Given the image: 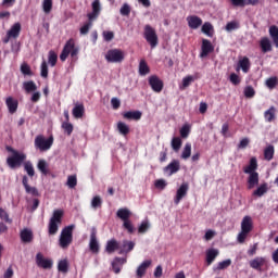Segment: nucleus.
<instances>
[{
	"label": "nucleus",
	"mask_w": 278,
	"mask_h": 278,
	"mask_svg": "<svg viewBox=\"0 0 278 278\" xmlns=\"http://www.w3.org/2000/svg\"><path fill=\"white\" fill-rule=\"evenodd\" d=\"M143 38L150 45L151 49H155V47H157L159 45L157 33L155 31V28H153L149 24H147L143 28Z\"/></svg>",
	"instance_id": "7"
},
{
	"label": "nucleus",
	"mask_w": 278,
	"mask_h": 278,
	"mask_svg": "<svg viewBox=\"0 0 278 278\" xmlns=\"http://www.w3.org/2000/svg\"><path fill=\"white\" fill-rule=\"evenodd\" d=\"M168 186V182H166L164 179H156L154 181V187L157 189V190H165L166 187Z\"/></svg>",
	"instance_id": "54"
},
{
	"label": "nucleus",
	"mask_w": 278,
	"mask_h": 278,
	"mask_svg": "<svg viewBox=\"0 0 278 278\" xmlns=\"http://www.w3.org/2000/svg\"><path fill=\"white\" fill-rule=\"evenodd\" d=\"M119 13L122 16H129V14H131V7H129L127 3H124L119 10Z\"/></svg>",
	"instance_id": "57"
},
{
	"label": "nucleus",
	"mask_w": 278,
	"mask_h": 278,
	"mask_svg": "<svg viewBox=\"0 0 278 278\" xmlns=\"http://www.w3.org/2000/svg\"><path fill=\"white\" fill-rule=\"evenodd\" d=\"M180 136H181V138H188V136H190V126L189 125H185L180 128Z\"/></svg>",
	"instance_id": "62"
},
{
	"label": "nucleus",
	"mask_w": 278,
	"mask_h": 278,
	"mask_svg": "<svg viewBox=\"0 0 278 278\" xmlns=\"http://www.w3.org/2000/svg\"><path fill=\"white\" fill-rule=\"evenodd\" d=\"M22 185L25 188L26 194H31L33 197H40L38 188L29 186V178L24 175L22 178Z\"/></svg>",
	"instance_id": "13"
},
{
	"label": "nucleus",
	"mask_w": 278,
	"mask_h": 278,
	"mask_svg": "<svg viewBox=\"0 0 278 278\" xmlns=\"http://www.w3.org/2000/svg\"><path fill=\"white\" fill-rule=\"evenodd\" d=\"M197 79V77L192 76V75H188L186 77L182 78V83L179 85V90H186V88H189V86L194 83V80Z\"/></svg>",
	"instance_id": "32"
},
{
	"label": "nucleus",
	"mask_w": 278,
	"mask_h": 278,
	"mask_svg": "<svg viewBox=\"0 0 278 278\" xmlns=\"http://www.w3.org/2000/svg\"><path fill=\"white\" fill-rule=\"evenodd\" d=\"M24 89L26 90V92H36L38 87L36 86V83H34L33 80H29L24 83Z\"/></svg>",
	"instance_id": "48"
},
{
	"label": "nucleus",
	"mask_w": 278,
	"mask_h": 278,
	"mask_svg": "<svg viewBox=\"0 0 278 278\" xmlns=\"http://www.w3.org/2000/svg\"><path fill=\"white\" fill-rule=\"evenodd\" d=\"M269 36L273 39L275 47L278 49V26L273 25L269 27Z\"/></svg>",
	"instance_id": "36"
},
{
	"label": "nucleus",
	"mask_w": 278,
	"mask_h": 278,
	"mask_svg": "<svg viewBox=\"0 0 278 278\" xmlns=\"http://www.w3.org/2000/svg\"><path fill=\"white\" fill-rule=\"evenodd\" d=\"M116 216L117 218H121V220H123L124 229H126L128 233H134V224H131V220H129V218H131V211H129V208L126 207L119 208L116 213Z\"/></svg>",
	"instance_id": "6"
},
{
	"label": "nucleus",
	"mask_w": 278,
	"mask_h": 278,
	"mask_svg": "<svg viewBox=\"0 0 278 278\" xmlns=\"http://www.w3.org/2000/svg\"><path fill=\"white\" fill-rule=\"evenodd\" d=\"M72 114L74 118H84V114H86V108L84 106V103L75 104Z\"/></svg>",
	"instance_id": "25"
},
{
	"label": "nucleus",
	"mask_w": 278,
	"mask_h": 278,
	"mask_svg": "<svg viewBox=\"0 0 278 278\" xmlns=\"http://www.w3.org/2000/svg\"><path fill=\"white\" fill-rule=\"evenodd\" d=\"M181 170V163L179 160H173L167 166L164 167V173H168V175H175V173H179Z\"/></svg>",
	"instance_id": "17"
},
{
	"label": "nucleus",
	"mask_w": 278,
	"mask_h": 278,
	"mask_svg": "<svg viewBox=\"0 0 278 278\" xmlns=\"http://www.w3.org/2000/svg\"><path fill=\"white\" fill-rule=\"evenodd\" d=\"M117 130L122 136H127L129 134V126L123 122L117 123Z\"/></svg>",
	"instance_id": "44"
},
{
	"label": "nucleus",
	"mask_w": 278,
	"mask_h": 278,
	"mask_svg": "<svg viewBox=\"0 0 278 278\" xmlns=\"http://www.w3.org/2000/svg\"><path fill=\"white\" fill-rule=\"evenodd\" d=\"M244 97L247 99H253V97H255V89H253L251 86L245 87Z\"/></svg>",
	"instance_id": "58"
},
{
	"label": "nucleus",
	"mask_w": 278,
	"mask_h": 278,
	"mask_svg": "<svg viewBox=\"0 0 278 278\" xmlns=\"http://www.w3.org/2000/svg\"><path fill=\"white\" fill-rule=\"evenodd\" d=\"M24 170H26L28 177H34L36 175V170L34 169V164L31 162L27 161L24 163Z\"/></svg>",
	"instance_id": "42"
},
{
	"label": "nucleus",
	"mask_w": 278,
	"mask_h": 278,
	"mask_svg": "<svg viewBox=\"0 0 278 278\" xmlns=\"http://www.w3.org/2000/svg\"><path fill=\"white\" fill-rule=\"evenodd\" d=\"M189 188L190 187L188 182H184L180 185V187L176 191V197L174 199L175 205H179V203H181V200L187 197Z\"/></svg>",
	"instance_id": "11"
},
{
	"label": "nucleus",
	"mask_w": 278,
	"mask_h": 278,
	"mask_svg": "<svg viewBox=\"0 0 278 278\" xmlns=\"http://www.w3.org/2000/svg\"><path fill=\"white\" fill-rule=\"evenodd\" d=\"M277 84H278V78L277 76H274V77H269L267 80H266V86L267 88H269V90H273L277 87Z\"/></svg>",
	"instance_id": "53"
},
{
	"label": "nucleus",
	"mask_w": 278,
	"mask_h": 278,
	"mask_svg": "<svg viewBox=\"0 0 278 278\" xmlns=\"http://www.w3.org/2000/svg\"><path fill=\"white\" fill-rule=\"evenodd\" d=\"M123 118H126L127 121H140V118H142V112L128 111L123 113Z\"/></svg>",
	"instance_id": "24"
},
{
	"label": "nucleus",
	"mask_w": 278,
	"mask_h": 278,
	"mask_svg": "<svg viewBox=\"0 0 278 278\" xmlns=\"http://www.w3.org/2000/svg\"><path fill=\"white\" fill-rule=\"evenodd\" d=\"M21 73L23 75H27L28 77H31V75H34V72H31V67L27 63H23L21 65Z\"/></svg>",
	"instance_id": "51"
},
{
	"label": "nucleus",
	"mask_w": 278,
	"mask_h": 278,
	"mask_svg": "<svg viewBox=\"0 0 278 278\" xmlns=\"http://www.w3.org/2000/svg\"><path fill=\"white\" fill-rule=\"evenodd\" d=\"M7 34L9 38H18L21 36V23H15Z\"/></svg>",
	"instance_id": "30"
},
{
	"label": "nucleus",
	"mask_w": 278,
	"mask_h": 278,
	"mask_svg": "<svg viewBox=\"0 0 278 278\" xmlns=\"http://www.w3.org/2000/svg\"><path fill=\"white\" fill-rule=\"evenodd\" d=\"M151 266V260L143 261L140 266L137 268V277L142 278L143 275H147V269Z\"/></svg>",
	"instance_id": "27"
},
{
	"label": "nucleus",
	"mask_w": 278,
	"mask_h": 278,
	"mask_svg": "<svg viewBox=\"0 0 278 278\" xmlns=\"http://www.w3.org/2000/svg\"><path fill=\"white\" fill-rule=\"evenodd\" d=\"M211 29H213L212 23L205 22V23L202 25V31H203V34H205L206 36H212V34H210Z\"/></svg>",
	"instance_id": "60"
},
{
	"label": "nucleus",
	"mask_w": 278,
	"mask_h": 278,
	"mask_svg": "<svg viewBox=\"0 0 278 278\" xmlns=\"http://www.w3.org/2000/svg\"><path fill=\"white\" fill-rule=\"evenodd\" d=\"M218 250L217 249H208L206 251V264L207 266H212V264L214 263V260H216V257H218Z\"/></svg>",
	"instance_id": "28"
},
{
	"label": "nucleus",
	"mask_w": 278,
	"mask_h": 278,
	"mask_svg": "<svg viewBox=\"0 0 278 278\" xmlns=\"http://www.w3.org/2000/svg\"><path fill=\"white\" fill-rule=\"evenodd\" d=\"M105 251L109 255H112L115 251H121V244L116 239H111L106 242Z\"/></svg>",
	"instance_id": "22"
},
{
	"label": "nucleus",
	"mask_w": 278,
	"mask_h": 278,
	"mask_svg": "<svg viewBox=\"0 0 278 278\" xmlns=\"http://www.w3.org/2000/svg\"><path fill=\"white\" fill-rule=\"evenodd\" d=\"M37 168L38 170H40L42 175H49V164H47V161L42 159L39 160L37 164Z\"/></svg>",
	"instance_id": "37"
},
{
	"label": "nucleus",
	"mask_w": 278,
	"mask_h": 278,
	"mask_svg": "<svg viewBox=\"0 0 278 278\" xmlns=\"http://www.w3.org/2000/svg\"><path fill=\"white\" fill-rule=\"evenodd\" d=\"M89 249L91 253L96 254L100 251L99 241L97 240V228L91 229Z\"/></svg>",
	"instance_id": "15"
},
{
	"label": "nucleus",
	"mask_w": 278,
	"mask_h": 278,
	"mask_svg": "<svg viewBox=\"0 0 278 278\" xmlns=\"http://www.w3.org/2000/svg\"><path fill=\"white\" fill-rule=\"evenodd\" d=\"M21 240L22 242L29 243L34 240V232L29 229H24L21 231Z\"/></svg>",
	"instance_id": "34"
},
{
	"label": "nucleus",
	"mask_w": 278,
	"mask_h": 278,
	"mask_svg": "<svg viewBox=\"0 0 278 278\" xmlns=\"http://www.w3.org/2000/svg\"><path fill=\"white\" fill-rule=\"evenodd\" d=\"M238 66H240L244 73H249V71H251V60H249L248 56H243L239 60Z\"/></svg>",
	"instance_id": "33"
},
{
	"label": "nucleus",
	"mask_w": 278,
	"mask_h": 278,
	"mask_svg": "<svg viewBox=\"0 0 278 278\" xmlns=\"http://www.w3.org/2000/svg\"><path fill=\"white\" fill-rule=\"evenodd\" d=\"M268 192V185L263 184L256 190L253 191V197H264Z\"/></svg>",
	"instance_id": "40"
},
{
	"label": "nucleus",
	"mask_w": 278,
	"mask_h": 278,
	"mask_svg": "<svg viewBox=\"0 0 278 278\" xmlns=\"http://www.w3.org/2000/svg\"><path fill=\"white\" fill-rule=\"evenodd\" d=\"M36 264L39 268H43V270H51L53 268V260L45 258L40 252L36 255Z\"/></svg>",
	"instance_id": "10"
},
{
	"label": "nucleus",
	"mask_w": 278,
	"mask_h": 278,
	"mask_svg": "<svg viewBox=\"0 0 278 278\" xmlns=\"http://www.w3.org/2000/svg\"><path fill=\"white\" fill-rule=\"evenodd\" d=\"M75 229L74 225L66 226L62 229L61 236L59 239V244L61 249H68L73 243V230Z\"/></svg>",
	"instance_id": "5"
},
{
	"label": "nucleus",
	"mask_w": 278,
	"mask_h": 278,
	"mask_svg": "<svg viewBox=\"0 0 278 278\" xmlns=\"http://www.w3.org/2000/svg\"><path fill=\"white\" fill-rule=\"evenodd\" d=\"M66 186L73 190L77 187V175H70L67 177Z\"/></svg>",
	"instance_id": "46"
},
{
	"label": "nucleus",
	"mask_w": 278,
	"mask_h": 278,
	"mask_svg": "<svg viewBox=\"0 0 278 278\" xmlns=\"http://www.w3.org/2000/svg\"><path fill=\"white\" fill-rule=\"evenodd\" d=\"M42 10L46 14H50L51 10H53V0H43Z\"/></svg>",
	"instance_id": "47"
},
{
	"label": "nucleus",
	"mask_w": 278,
	"mask_h": 278,
	"mask_svg": "<svg viewBox=\"0 0 278 278\" xmlns=\"http://www.w3.org/2000/svg\"><path fill=\"white\" fill-rule=\"evenodd\" d=\"M62 129H64L67 136H71L73 134L74 127H73V124H71L70 122H63Z\"/></svg>",
	"instance_id": "55"
},
{
	"label": "nucleus",
	"mask_w": 278,
	"mask_h": 278,
	"mask_svg": "<svg viewBox=\"0 0 278 278\" xmlns=\"http://www.w3.org/2000/svg\"><path fill=\"white\" fill-rule=\"evenodd\" d=\"M275 106H270L269 110L265 111L264 117L267 123H273L275 121Z\"/></svg>",
	"instance_id": "38"
},
{
	"label": "nucleus",
	"mask_w": 278,
	"mask_h": 278,
	"mask_svg": "<svg viewBox=\"0 0 278 278\" xmlns=\"http://www.w3.org/2000/svg\"><path fill=\"white\" fill-rule=\"evenodd\" d=\"M105 60L111 64H121L125 60V52L121 49H111L106 52Z\"/></svg>",
	"instance_id": "9"
},
{
	"label": "nucleus",
	"mask_w": 278,
	"mask_h": 278,
	"mask_svg": "<svg viewBox=\"0 0 278 278\" xmlns=\"http://www.w3.org/2000/svg\"><path fill=\"white\" fill-rule=\"evenodd\" d=\"M149 85L151 86L154 92H161L162 90H164V81H162V79H160L155 75L150 76Z\"/></svg>",
	"instance_id": "14"
},
{
	"label": "nucleus",
	"mask_w": 278,
	"mask_h": 278,
	"mask_svg": "<svg viewBox=\"0 0 278 278\" xmlns=\"http://www.w3.org/2000/svg\"><path fill=\"white\" fill-rule=\"evenodd\" d=\"M92 12L87 14L89 21H94V18H99V14H101V1L94 0L91 4Z\"/></svg>",
	"instance_id": "18"
},
{
	"label": "nucleus",
	"mask_w": 278,
	"mask_h": 278,
	"mask_svg": "<svg viewBox=\"0 0 278 278\" xmlns=\"http://www.w3.org/2000/svg\"><path fill=\"white\" fill-rule=\"evenodd\" d=\"M53 147V136H50L48 139L45 136L39 135L35 138V149L45 153V151H49Z\"/></svg>",
	"instance_id": "8"
},
{
	"label": "nucleus",
	"mask_w": 278,
	"mask_h": 278,
	"mask_svg": "<svg viewBox=\"0 0 278 278\" xmlns=\"http://www.w3.org/2000/svg\"><path fill=\"white\" fill-rule=\"evenodd\" d=\"M187 23L190 29H199V27L203 25V20L197 15H189L187 17Z\"/></svg>",
	"instance_id": "19"
},
{
	"label": "nucleus",
	"mask_w": 278,
	"mask_h": 278,
	"mask_svg": "<svg viewBox=\"0 0 278 278\" xmlns=\"http://www.w3.org/2000/svg\"><path fill=\"white\" fill-rule=\"evenodd\" d=\"M229 79L233 86H238L240 84V76H238L236 73L230 74Z\"/></svg>",
	"instance_id": "64"
},
{
	"label": "nucleus",
	"mask_w": 278,
	"mask_h": 278,
	"mask_svg": "<svg viewBox=\"0 0 278 278\" xmlns=\"http://www.w3.org/2000/svg\"><path fill=\"white\" fill-rule=\"evenodd\" d=\"M7 151L9 153H12L10 156L7 157V164L9 168H21L23 164L25 163V160H27V154L24 152H20L18 150H14V148L8 146Z\"/></svg>",
	"instance_id": "2"
},
{
	"label": "nucleus",
	"mask_w": 278,
	"mask_h": 278,
	"mask_svg": "<svg viewBox=\"0 0 278 278\" xmlns=\"http://www.w3.org/2000/svg\"><path fill=\"white\" fill-rule=\"evenodd\" d=\"M74 47H75L74 39H70L66 41V43L60 54L61 62H66V59L68 58V55H71V52L73 51Z\"/></svg>",
	"instance_id": "12"
},
{
	"label": "nucleus",
	"mask_w": 278,
	"mask_h": 278,
	"mask_svg": "<svg viewBox=\"0 0 278 278\" xmlns=\"http://www.w3.org/2000/svg\"><path fill=\"white\" fill-rule=\"evenodd\" d=\"M151 73V68L149 67V64H147V61L141 60L139 63V75L144 77V75H149Z\"/></svg>",
	"instance_id": "35"
},
{
	"label": "nucleus",
	"mask_w": 278,
	"mask_h": 278,
	"mask_svg": "<svg viewBox=\"0 0 278 278\" xmlns=\"http://www.w3.org/2000/svg\"><path fill=\"white\" fill-rule=\"evenodd\" d=\"M101 205H103V200H101V197L100 195L93 197L91 200V207H93V210H97L101 207Z\"/></svg>",
	"instance_id": "52"
},
{
	"label": "nucleus",
	"mask_w": 278,
	"mask_h": 278,
	"mask_svg": "<svg viewBox=\"0 0 278 278\" xmlns=\"http://www.w3.org/2000/svg\"><path fill=\"white\" fill-rule=\"evenodd\" d=\"M240 24H238L237 22H229L226 25V31H233V29H239Z\"/></svg>",
	"instance_id": "63"
},
{
	"label": "nucleus",
	"mask_w": 278,
	"mask_h": 278,
	"mask_svg": "<svg viewBox=\"0 0 278 278\" xmlns=\"http://www.w3.org/2000/svg\"><path fill=\"white\" fill-rule=\"evenodd\" d=\"M64 216V211L62 210H54L52 217L50 218L48 225V233L49 236H55L58 233L59 226L62 225V218Z\"/></svg>",
	"instance_id": "4"
},
{
	"label": "nucleus",
	"mask_w": 278,
	"mask_h": 278,
	"mask_svg": "<svg viewBox=\"0 0 278 278\" xmlns=\"http://www.w3.org/2000/svg\"><path fill=\"white\" fill-rule=\"evenodd\" d=\"M192 155V144L186 143L181 153V160H188Z\"/></svg>",
	"instance_id": "39"
},
{
	"label": "nucleus",
	"mask_w": 278,
	"mask_h": 278,
	"mask_svg": "<svg viewBox=\"0 0 278 278\" xmlns=\"http://www.w3.org/2000/svg\"><path fill=\"white\" fill-rule=\"evenodd\" d=\"M5 105H7L10 114H16V111L18 110V100H16L12 97H8L5 99Z\"/></svg>",
	"instance_id": "21"
},
{
	"label": "nucleus",
	"mask_w": 278,
	"mask_h": 278,
	"mask_svg": "<svg viewBox=\"0 0 278 278\" xmlns=\"http://www.w3.org/2000/svg\"><path fill=\"white\" fill-rule=\"evenodd\" d=\"M90 27H92V22L84 24V26L80 28V35L86 36L88 31H90Z\"/></svg>",
	"instance_id": "61"
},
{
	"label": "nucleus",
	"mask_w": 278,
	"mask_h": 278,
	"mask_svg": "<svg viewBox=\"0 0 278 278\" xmlns=\"http://www.w3.org/2000/svg\"><path fill=\"white\" fill-rule=\"evenodd\" d=\"M253 231V218L245 215L241 222V231L238 233L237 240L239 244H244L249 233Z\"/></svg>",
	"instance_id": "3"
},
{
	"label": "nucleus",
	"mask_w": 278,
	"mask_h": 278,
	"mask_svg": "<svg viewBox=\"0 0 278 278\" xmlns=\"http://www.w3.org/2000/svg\"><path fill=\"white\" fill-rule=\"evenodd\" d=\"M149 227H151L149 222H142L138 228V233H147V231H149Z\"/></svg>",
	"instance_id": "59"
},
{
	"label": "nucleus",
	"mask_w": 278,
	"mask_h": 278,
	"mask_svg": "<svg viewBox=\"0 0 278 278\" xmlns=\"http://www.w3.org/2000/svg\"><path fill=\"white\" fill-rule=\"evenodd\" d=\"M214 51V46L208 39L202 40L200 58H207Z\"/></svg>",
	"instance_id": "16"
},
{
	"label": "nucleus",
	"mask_w": 278,
	"mask_h": 278,
	"mask_svg": "<svg viewBox=\"0 0 278 278\" xmlns=\"http://www.w3.org/2000/svg\"><path fill=\"white\" fill-rule=\"evenodd\" d=\"M58 270L59 273L66 275V273H68V260H61L58 264Z\"/></svg>",
	"instance_id": "41"
},
{
	"label": "nucleus",
	"mask_w": 278,
	"mask_h": 278,
	"mask_svg": "<svg viewBox=\"0 0 278 278\" xmlns=\"http://www.w3.org/2000/svg\"><path fill=\"white\" fill-rule=\"evenodd\" d=\"M40 75L43 77V79H47L49 77V65H47V61H42L40 66Z\"/></svg>",
	"instance_id": "50"
},
{
	"label": "nucleus",
	"mask_w": 278,
	"mask_h": 278,
	"mask_svg": "<svg viewBox=\"0 0 278 278\" xmlns=\"http://www.w3.org/2000/svg\"><path fill=\"white\" fill-rule=\"evenodd\" d=\"M134 247H136L134 241L124 240L122 247H119L118 254L124 255V253H130V251H134Z\"/></svg>",
	"instance_id": "23"
},
{
	"label": "nucleus",
	"mask_w": 278,
	"mask_h": 278,
	"mask_svg": "<svg viewBox=\"0 0 278 278\" xmlns=\"http://www.w3.org/2000/svg\"><path fill=\"white\" fill-rule=\"evenodd\" d=\"M181 144H182L181 138H179V137H174V138L172 139V149H173V151H175L176 153L179 152V149H181Z\"/></svg>",
	"instance_id": "43"
},
{
	"label": "nucleus",
	"mask_w": 278,
	"mask_h": 278,
	"mask_svg": "<svg viewBox=\"0 0 278 278\" xmlns=\"http://www.w3.org/2000/svg\"><path fill=\"white\" fill-rule=\"evenodd\" d=\"M266 264L265 257H255L250 262L251 268H254V270H262V266Z\"/></svg>",
	"instance_id": "29"
},
{
	"label": "nucleus",
	"mask_w": 278,
	"mask_h": 278,
	"mask_svg": "<svg viewBox=\"0 0 278 278\" xmlns=\"http://www.w3.org/2000/svg\"><path fill=\"white\" fill-rule=\"evenodd\" d=\"M231 266V260H225L223 262H219L217 264V267L214 268V270H225V268H229Z\"/></svg>",
	"instance_id": "49"
},
{
	"label": "nucleus",
	"mask_w": 278,
	"mask_h": 278,
	"mask_svg": "<svg viewBox=\"0 0 278 278\" xmlns=\"http://www.w3.org/2000/svg\"><path fill=\"white\" fill-rule=\"evenodd\" d=\"M256 168H257V159L256 157L250 159L249 166H245L243 168V173H245V175H249L248 190H253V188H255V186H257L260 184V174L257 172H255Z\"/></svg>",
	"instance_id": "1"
},
{
	"label": "nucleus",
	"mask_w": 278,
	"mask_h": 278,
	"mask_svg": "<svg viewBox=\"0 0 278 278\" xmlns=\"http://www.w3.org/2000/svg\"><path fill=\"white\" fill-rule=\"evenodd\" d=\"M127 264V258L115 257L112 262V270L115 275H118L123 268V265Z\"/></svg>",
	"instance_id": "20"
},
{
	"label": "nucleus",
	"mask_w": 278,
	"mask_h": 278,
	"mask_svg": "<svg viewBox=\"0 0 278 278\" xmlns=\"http://www.w3.org/2000/svg\"><path fill=\"white\" fill-rule=\"evenodd\" d=\"M0 218L3 222L8 223V225H12V219L10 218V215L2 207H0Z\"/></svg>",
	"instance_id": "56"
},
{
	"label": "nucleus",
	"mask_w": 278,
	"mask_h": 278,
	"mask_svg": "<svg viewBox=\"0 0 278 278\" xmlns=\"http://www.w3.org/2000/svg\"><path fill=\"white\" fill-rule=\"evenodd\" d=\"M275 157V146L269 144L264 149V160L270 162Z\"/></svg>",
	"instance_id": "31"
},
{
	"label": "nucleus",
	"mask_w": 278,
	"mask_h": 278,
	"mask_svg": "<svg viewBox=\"0 0 278 278\" xmlns=\"http://www.w3.org/2000/svg\"><path fill=\"white\" fill-rule=\"evenodd\" d=\"M260 47L263 53L273 51V43H270V39H268V37H263L261 39Z\"/></svg>",
	"instance_id": "26"
},
{
	"label": "nucleus",
	"mask_w": 278,
	"mask_h": 278,
	"mask_svg": "<svg viewBox=\"0 0 278 278\" xmlns=\"http://www.w3.org/2000/svg\"><path fill=\"white\" fill-rule=\"evenodd\" d=\"M48 62L50 64V66H55V64H58V53H55V51L50 50L49 54H48Z\"/></svg>",
	"instance_id": "45"
}]
</instances>
